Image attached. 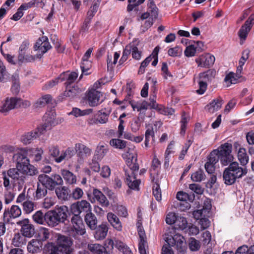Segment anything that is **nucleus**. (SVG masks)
Instances as JSON below:
<instances>
[{
	"instance_id": "2f4dec72",
	"label": "nucleus",
	"mask_w": 254,
	"mask_h": 254,
	"mask_svg": "<svg viewBox=\"0 0 254 254\" xmlns=\"http://www.w3.org/2000/svg\"><path fill=\"white\" fill-rule=\"evenodd\" d=\"M42 242L38 239L31 240L27 245V250L29 253L35 254L39 252L42 247Z\"/></svg>"
},
{
	"instance_id": "0e129e2a",
	"label": "nucleus",
	"mask_w": 254,
	"mask_h": 254,
	"mask_svg": "<svg viewBox=\"0 0 254 254\" xmlns=\"http://www.w3.org/2000/svg\"><path fill=\"white\" fill-rule=\"evenodd\" d=\"M189 248L192 251H196L200 248L199 242L194 238L191 237L189 239Z\"/></svg>"
},
{
	"instance_id": "a18cd8bd",
	"label": "nucleus",
	"mask_w": 254,
	"mask_h": 254,
	"mask_svg": "<svg viewBox=\"0 0 254 254\" xmlns=\"http://www.w3.org/2000/svg\"><path fill=\"white\" fill-rule=\"evenodd\" d=\"M34 221L37 224L46 225V213L44 214L41 211H37L32 216Z\"/></svg>"
},
{
	"instance_id": "4c0bfd02",
	"label": "nucleus",
	"mask_w": 254,
	"mask_h": 254,
	"mask_svg": "<svg viewBox=\"0 0 254 254\" xmlns=\"http://www.w3.org/2000/svg\"><path fill=\"white\" fill-rule=\"evenodd\" d=\"M223 178L224 183L227 185L234 184L239 179L234 174L225 168L223 173Z\"/></svg>"
},
{
	"instance_id": "ea45409f",
	"label": "nucleus",
	"mask_w": 254,
	"mask_h": 254,
	"mask_svg": "<svg viewBox=\"0 0 254 254\" xmlns=\"http://www.w3.org/2000/svg\"><path fill=\"white\" fill-rule=\"evenodd\" d=\"M237 157L240 164L243 166H245L249 162V158L246 151V149L244 147H240L238 149Z\"/></svg>"
},
{
	"instance_id": "f3484780",
	"label": "nucleus",
	"mask_w": 254,
	"mask_h": 254,
	"mask_svg": "<svg viewBox=\"0 0 254 254\" xmlns=\"http://www.w3.org/2000/svg\"><path fill=\"white\" fill-rule=\"evenodd\" d=\"M215 58L210 54L202 55L195 60L198 66L209 68L214 63Z\"/></svg>"
},
{
	"instance_id": "c756f323",
	"label": "nucleus",
	"mask_w": 254,
	"mask_h": 254,
	"mask_svg": "<svg viewBox=\"0 0 254 254\" xmlns=\"http://www.w3.org/2000/svg\"><path fill=\"white\" fill-rule=\"evenodd\" d=\"M55 192L59 199L67 200L71 197L70 190L66 187L57 188Z\"/></svg>"
},
{
	"instance_id": "69168bd1",
	"label": "nucleus",
	"mask_w": 254,
	"mask_h": 254,
	"mask_svg": "<svg viewBox=\"0 0 254 254\" xmlns=\"http://www.w3.org/2000/svg\"><path fill=\"white\" fill-rule=\"evenodd\" d=\"M219 161L217 149H214L210 153L207 162L215 165Z\"/></svg>"
},
{
	"instance_id": "f8f14e48",
	"label": "nucleus",
	"mask_w": 254,
	"mask_h": 254,
	"mask_svg": "<svg viewBox=\"0 0 254 254\" xmlns=\"http://www.w3.org/2000/svg\"><path fill=\"white\" fill-rule=\"evenodd\" d=\"M51 48L52 46L47 37L43 36L39 38L34 46L35 51H39V52H41V54H37V58H41L43 55Z\"/></svg>"
},
{
	"instance_id": "09e8293b",
	"label": "nucleus",
	"mask_w": 254,
	"mask_h": 254,
	"mask_svg": "<svg viewBox=\"0 0 254 254\" xmlns=\"http://www.w3.org/2000/svg\"><path fill=\"white\" fill-rule=\"evenodd\" d=\"M110 144L115 148L123 149L127 146V141L119 138H113L110 141Z\"/></svg>"
},
{
	"instance_id": "de8ad7c7",
	"label": "nucleus",
	"mask_w": 254,
	"mask_h": 254,
	"mask_svg": "<svg viewBox=\"0 0 254 254\" xmlns=\"http://www.w3.org/2000/svg\"><path fill=\"white\" fill-rule=\"evenodd\" d=\"M12 86L11 87V91L13 94H17L19 92L20 84L19 82V76L17 73H14L11 77Z\"/></svg>"
},
{
	"instance_id": "052dcab7",
	"label": "nucleus",
	"mask_w": 254,
	"mask_h": 254,
	"mask_svg": "<svg viewBox=\"0 0 254 254\" xmlns=\"http://www.w3.org/2000/svg\"><path fill=\"white\" fill-rule=\"evenodd\" d=\"M72 214V216L71 218L70 222L73 226V227L77 226V225H81L83 224L82 219L80 216V214L78 213H75L73 211H71Z\"/></svg>"
},
{
	"instance_id": "4be33fe9",
	"label": "nucleus",
	"mask_w": 254,
	"mask_h": 254,
	"mask_svg": "<svg viewBox=\"0 0 254 254\" xmlns=\"http://www.w3.org/2000/svg\"><path fill=\"white\" fill-rule=\"evenodd\" d=\"M93 199L94 201L96 200L102 206L107 207L109 206L110 203L108 199L103 192L98 189H93Z\"/></svg>"
},
{
	"instance_id": "4468645a",
	"label": "nucleus",
	"mask_w": 254,
	"mask_h": 254,
	"mask_svg": "<svg viewBox=\"0 0 254 254\" xmlns=\"http://www.w3.org/2000/svg\"><path fill=\"white\" fill-rule=\"evenodd\" d=\"M254 24V13L252 14L249 18L245 21V24L242 26L238 32V36L241 41L246 40L248 34L251 30L253 24Z\"/></svg>"
},
{
	"instance_id": "5701e85b",
	"label": "nucleus",
	"mask_w": 254,
	"mask_h": 254,
	"mask_svg": "<svg viewBox=\"0 0 254 254\" xmlns=\"http://www.w3.org/2000/svg\"><path fill=\"white\" fill-rule=\"evenodd\" d=\"M102 94L101 92L92 89L90 90L87 95L88 104L91 107L97 106L99 104V99Z\"/></svg>"
},
{
	"instance_id": "6e6552de",
	"label": "nucleus",
	"mask_w": 254,
	"mask_h": 254,
	"mask_svg": "<svg viewBox=\"0 0 254 254\" xmlns=\"http://www.w3.org/2000/svg\"><path fill=\"white\" fill-rule=\"evenodd\" d=\"M56 113L54 111H50L46 112L43 117L44 123L38 127L40 128L41 132L44 133L47 130H50L53 127H54L60 123L58 119H56Z\"/></svg>"
},
{
	"instance_id": "7c9ffc66",
	"label": "nucleus",
	"mask_w": 254,
	"mask_h": 254,
	"mask_svg": "<svg viewBox=\"0 0 254 254\" xmlns=\"http://www.w3.org/2000/svg\"><path fill=\"white\" fill-rule=\"evenodd\" d=\"M19 172V170L16 167V168H11L9 169L7 171V175L13 180L14 182L17 181L19 184H23L24 183L25 177L23 176H20Z\"/></svg>"
},
{
	"instance_id": "bb28decb",
	"label": "nucleus",
	"mask_w": 254,
	"mask_h": 254,
	"mask_svg": "<svg viewBox=\"0 0 254 254\" xmlns=\"http://www.w3.org/2000/svg\"><path fill=\"white\" fill-rule=\"evenodd\" d=\"M224 103L223 100L221 97H218V98L213 99L210 103L207 105L205 109L209 113H213L215 111L219 110Z\"/></svg>"
},
{
	"instance_id": "6ab92c4d",
	"label": "nucleus",
	"mask_w": 254,
	"mask_h": 254,
	"mask_svg": "<svg viewBox=\"0 0 254 254\" xmlns=\"http://www.w3.org/2000/svg\"><path fill=\"white\" fill-rule=\"evenodd\" d=\"M226 168L229 171L234 174L238 179L242 178L248 173V170L246 167H240L239 163L236 161L230 163Z\"/></svg>"
},
{
	"instance_id": "79ce46f5",
	"label": "nucleus",
	"mask_w": 254,
	"mask_h": 254,
	"mask_svg": "<svg viewBox=\"0 0 254 254\" xmlns=\"http://www.w3.org/2000/svg\"><path fill=\"white\" fill-rule=\"evenodd\" d=\"M115 247L123 254H133L127 245L120 240H116L115 241Z\"/></svg>"
},
{
	"instance_id": "c85d7f7f",
	"label": "nucleus",
	"mask_w": 254,
	"mask_h": 254,
	"mask_svg": "<svg viewBox=\"0 0 254 254\" xmlns=\"http://www.w3.org/2000/svg\"><path fill=\"white\" fill-rule=\"evenodd\" d=\"M95 232L94 238L97 240H101L104 239L108 231V227L106 223H102L97 228Z\"/></svg>"
},
{
	"instance_id": "423d86ee",
	"label": "nucleus",
	"mask_w": 254,
	"mask_h": 254,
	"mask_svg": "<svg viewBox=\"0 0 254 254\" xmlns=\"http://www.w3.org/2000/svg\"><path fill=\"white\" fill-rule=\"evenodd\" d=\"M31 103L28 100L23 101L20 98L15 97L7 98L3 103L0 111L1 113H7L18 107H22L25 108L29 107Z\"/></svg>"
},
{
	"instance_id": "f257e3e1",
	"label": "nucleus",
	"mask_w": 254,
	"mask_h": 254,
	"mask_svg": "<svg viewBox=\"0 0 254 254\" xmlns=\"http://www.w3.org/2000/svg\"><path fill=\"white\" fill-rule=\"evenodd\" d=\"M13 158L16 162V167L23 175L33 177L38 174V169L30 164L29 159L22 158L14 155Z\"/></svg>"
},
{
	"instance_id": "680f3d73",
	"label": "nucleus",
	"mask_w": 254,
	"mask_h": 254,
	"mask_svg": "<svg viewBox=\"0 0 254 254\" xmlns=\"http://www.w3.org/2000/svg\"><path fill=\"white\" fill-rule=\"evenodd\" d=\"M153 194L158 201H160L162 199L161 190L159 184L157 182L153 186Z\"/></svg>"
},
{
	"instance_id": "c03bdc74",
	"label": "nucleus",
	"mask_w": 254,
	"mask_h": 254,
	"mask_svg": "<svg viewBox=\"0 0 254 254\" xmlns=\"http://www.w3.org/2000/svg\"><path fill=\"white\" fill-rule=\"evenodd\" d=\"M25 237L21 233H15L12 240V244L16 247H20L26 244Z\"/></svg>"
},
{
	"instance_id": "37998d69",
	"label": "nucleus",
	"mask_w": 254,
	"mask_h": 254,
	"mask_svg": "<svg viewBox=\"0 0 254 254\" xmlns=\"http://www.w3.org/2000/svg\"><path fill=\"white\" fill-rule=\"evenodd\" d=\"M87 249L92 254H105V251L103 245L99 244H89Z\"/></svg>"
},
{
	"instance_id": "aec40b11",
	"label": "nucleus",
	"mask_w": 254,
	"mask_h": 254,
	"mask_svg": "<svg viewBox=\"0 0 254 254\" xmlns=\"http://www.w3.org/2000/svg\"><path fill=\"white\" fill-rule=\"evenodd\" d=\"M125 175L126 177V182L128 187L130 189L138 190L140 180L136 179L135 173L132 172L130 174L127 170H125Z\"/></svg>"
},
{
	"instance_id": "603ef678",
	"label": "nucleus",
	"mask_w": 254,
	"mask_h": 254,
	"mask_svg": "<svg viewBox=\"0 0 254 254\" xmlns=\"http://www.w3.org/2000/svg\"><path fill=\"white\" fill-rule=\"evenodd\" d=\"M50 235V233L49 229L45 227H41L39 230L38 240L41 242L46 241L49 239Z\"/></svg>"
},
{
	"instance_id": "4d7b16f0",
	"label": "nucleus",
	"mask_w": 254,
	"mask_h": 254,
	"mask_svg": "<svg viewBox=\"0 0 254 254\" xmlns=\"http://www.w3.org/2000/svg\"><path fill=\"white\" fill-rule=\"evenodd\" d=\"M115 246V242L112 239H107L105 242L103 247L104 248L105 254H111L113 252L114 247Z\"/></svg>"
},
{
	"instance_id": "6e6d98bb",
	"label": "nucleus",
	"mask_w": 254,
	"mask_h": 254,
	"mask_svg": "<svg viewBox=\"0 0 254 254\" xmlns=\"http://www.w3.org/2000/svg\"><path fill=\"white\" fill-rule=\"evenodd\" d=\"M48 189L47 188L43 185H39V182L37 185V189L36 191V197L37 199L41 198L44 197L47 193V190Z\"/></svg>"
},
{
	"instance_id": "e433bc0d",
	"label": "nucleus",
	"mask_w": 254,
	"mask_h": 254,
	"mask_svg": "<svg viewBox=\"0 0 254 254\" xmlns=\"http://www.w3.org/2000/svg\"><path fill=\"white\" fill-rule=\"evenodd\" d=\"M46 224L51 227H55L60 224L53 210L46 213Z\"/></svg>"
},
{
	"instance_id": "338daca9",
	"label": "nucleus",
	"mask_w": 254,
	"mask_h": 254,
	"mask_svg": "<svg viewBox=\"0 0 254 254\" xmlns=\"http://www.w3.org/2000/svg\"><path fill=\"white\" fill-rule=\"evenodd\" d=\"M188 122V120L187 118L186 117L185 114H184L182 116V119H181V120L180 122L181 124L180 134L183 136H184L185 134Z\"/></svg>"
},
{
	"instance_id": "bf43d9fd",
	"label": "nucleus",
	"mask_w": 254,
	"mask_h": 254,
	"mask_svg": "<svg viewBox=\"0 0 254 254\" xmlns=\"http://www.w3.org/2000/svg\"><path fill=\"white\" fill-rule=\"evenodd\" d=\"M128 46H130V53H131L132 58L136 60L140 59L141 57V52L139 51L138 48L133 44H129Z\"/></svg>"
},
{
	"instance_id": "473e14b6",
	"label": "nucleus",
	"mask_w": 254,
	"mask_h": 254,
	"mask_svg": "<svg viewBox=\"0 0 254 254\" xmlns=\"http://www.w3.org/2000/svg\"><path fill=\"white\" fill-rule=\"evenodd\" d=\"M216 75V71L213 69H209L206 71L201 72L198 74L199 80H201L207 83H210L214 78Z\"/></svg>"
},
{
	"instance_id": "2eb2a0df",
	"label": "nucleus",
	"mask_w": 254,
	"mask_h": 254,
	"mask_svg": "<svg viewBox=\"0 0 254 254\" xmlns=\"http://www.w3.org/2000/svg\"><path fill=\"white\" fill-rule=\"evenodd\" d=\"M138 234L139 237L138 250L140 254H146V249L148 248V244L145 231L141 223L137 224Z\"/></svg>"
},
{
	"instance_id": "7ed1b4c3",
	"label": "nucleus",
	"mask_w": 254,
	"mask_h": 254,
	"mask_svg": "<svg viewBox=\"0 0 254 254\" xmlns=\"http://www.w3.org/2000/svg\"><path fill=\"white\" fill-rule=\"evenodd\" d=\"M44 151L42 148H31L25 147L21 148L14 154L19 157L25 159H29V158H33V162H38L42 159V156Z\"/></svg>"
},
{
	"instance_id": "f03ea898",
	"label": "nucleus",
	"mask_w": 254,
	"mask_h": 254,
	"mask_svg": "<svg viewBox=\"0 0 254 254\" xmlns=\"http://www.w3.org/2000/svg\"><path fill=\"white\" fill-rule=\"evenodd\" d=\"M38 180L39 183L44 185L50 190H54L57 186L63 185L62 177L57 174H52L51 176L41 174L38 176Z\"/></svg>"
},
{
	"instance_id": "ddd939ff",
	"label": "nucleus",
	"mask_w": 254,
	"mask_h": 254,
	"mask_svg": "<svg viewBox=\"0 0 254 254\" xmlns=\"http://www.w3.org/2000/svg\"><path fill=\"white\" fill-rule=\"evenodd\" d=\"M92 207L90 203L86 200H81L73 203L70 206V211L75 213L80 214L91 212Z\"/></svg>"
},
{
	"instance_id": "39448f33",
	"label": "nucleus",
	"mask_w": 254,
	"mask_h": 254,
	"mask_svg": "<svg viewBox=\"0 0 254 254\" xmlns=\"http://www.w3.org/2000/svg\"><path fill=\"white\" fill-rule=\"evenodd\" d=\"M218 159L222 166L229 165L234 162V157L232 154V145L226 142L222 144L218 148Z\"/></svg>"
},
{
	"instance_id": "5fc2aeb1",
	"label": "nucleus",
	"mask_w": 254,
	"mask_h": 254,
	"mask_svg": "<svg viewBox=\"0 0 254 254\" xmlns=\"http://www.w3.org/2000/svg\"><path fill=\"white\" fill-rule=\"evenodd\" d=\"M236 75V74L230 72L225 76L224 80L227 83V86H230L232 84H236L240 82L239 79L241 77H238Z\"/></svg>"
},
{
	"instance_id": "13d9d810",
	"label": "nucleus",
	"mask_w": 254,
	"mask_h": 254,
	"mask_svg": "<svg viewBox=\"0 0 254 254\" xmlns=\"http://www.w3.org/2000/svg\"><path fill=\"white\" fill-rule=\"evenodd\" d=\"M23 210L26 214H29L34 210L36 206L35 203L30 200H26L23 202Z\"/></svg>"
},
{
	"instance_id": "dca6fc26",
	"label": "nucleus",
	"mask_w": 254,
	"mask_h": 254,
	"mask_svg": "<svg viewBox=\"0 0 254 254\" xmlns=\"http://www.w3.org/2000/svg\"><path fill=\"white\" fill-rule=\"evenodd\" d=\"M21 214V210L19 207L13 205L10 209L7 208L4 210L3 214V220L6 222L7 223H10L13 219L19 217Z\"/></svg>"
},
{
	"instance_id": "412c9836",
	"label": "nucleus",
	"mask_w": 254,
	"mask_h": 254,
	"mask_svg": "<svg viewBox=\"0 0 254 254\" xmlns=\"http://www.w3.org/2000/svg\"><path fill=\"white\" fill-rule=\"evenodd\" d=\"M110 115V112L106 113L103 112V110L99 111L95 116V118H91L89 120V124H104L108 121V118Z\"/></svg>"
},
{
	"instance_id": "0eeeda50",
	"label": "nucleus",
	"mask_w": 254,
	"mask_h": 254,
	"mask_svg": "<svg viewBox=\"0 0 254 254\" xmlns=\"http://www.w3.org/2000/svg\"><path fill=\"white\" fill-rule=\"evenodd\" d=\"M165 241L170 246L174 247L178 252L184 254L186 249V244L184 237L179 234H176L173 236L166 235Z\"/></svg>"
},
{
	"instance_id": "8fccbe9b",
	"label": "nucleus",
	"mask_w": 254,
	"mask_h": 254,
	"mask_svg": "<svg viewBox=\"0 0 254 254\" xmlns=\"http://www.w3.org/2000/svg\"><path fill=\"white\" fill-rule=\"evenodd\" d=\"M29 44L27 41H24L20 45L18 55V61H23V56L26 54V51L29 48Z\"/></svg>"
},
{
	"instance_id": "864d4df0",
	"label": "nucleus",
	"mask_w": 254,
	"mask_h": 254,
	"mask_svg": "<svg viewBox=\"0 0 254 254\" xmlns=\"http://www.w3.org/2000/svg\"><path fill=\"white\" fill-rule=\"evenodd\" d=\"M8 73L3 62L0 59V81L6 82L8 78Z\"/></svg>"
},
{
	"instance_id": "a878e982",
	"label": "nucleus",
	"mask_w": 254,
	"mask_h": 254,
	"mask_svg": "<svg viewBox=\"0 0 254 254\" xmlns=\"http://www.w3.org/2000/svg\"><path fill=\"white\" fill-rule=\"evenodd\" d=\"M65 86L66 89L64 95L66 97L72 99L78 96L81 92V89L77 85H66Z\"/></svg>"
},
{
	"instance_id": "9b49d317",
	"label": "nucleus",
	"mask_w": 254,
	"mask_h": 254,
	"mask_svg": "<svg viewBox=\"0 0 254 254\" xmlns=\"http://www.w3.org/2000/svg\"><path fill=\"white\" fill-rule=\"evenodd\" d=\"M16 224L21 227V234L25 237L31 238L35 233L34 226L31 224L28 219L25 218L18 221Z\"/></svg>"
},
{
	"instance_id": "b1692460",
	"label": "nucleus",
	"mask_w": 254,
	"mask_h": 254,
	"mask_svg": "<svg viewBox=\"0 0 254 254\" xmlns=\"http://www.w3.org/2000/svg\"><path fill=\"white\" fill-rule=\"evenodd\" d=\"M78 73L75 71L69 72V71L64 72L59 75L61 78V82L66 81L65 85H72L78 77Z\"/></svg>"
},
{
	"instance_id": "e2e57ef3",
	"label": "nucleus",
	"mask_w": 254,
	"mask_h": 254,
	"mask_svg": "<svg viewBox=\"0 0 254 254\" xmlns=\"http://www.w3.org/2000/svg\"><path fill=\"white\" fill-rule=\"evenodd\" d=\"M176 225L180 230H184L188 228V222L187 219L183 217L178 218L176 222Z\"/></svg>"
},
{
	"instance_id": "3c124183",
	"label": "nucleus",
	"mask_w": 254,
	"mask_h": 254,
	"mask_svg": "<svg viewBox=\"0 0 254 254\" xmlns=\"http://www.w3.org/2000/svg\"><path fill=\"white\" fill-rule=\"evenodd\" d=\"M205 178V175L203 171L199 169L192 173L191 175V179L193 182H200L204 180Z\"/></svg>"
},
{
	"instance_id": "9d476101",
	"label": "nucleus",
	"mask_w": 254,
	"mask_h": 254,
	"mask_svg": "<svg viewBox=\"0 0 254 254\" xmlns=\"http://www.w3.org/2000/svg\"><path fill=\"white\" fill-rule=\"evenodd\" d=\"M74 148L77 157V161L79 163H83L84 160L90 156L92 153L91 148L81 143H76Z\"/></svg>"
},
{
	"instance_id": "c9c22d12",
	"label": "nucleus",
	"mask_w": 254,
	"mask_h": 254,
	"mask_svg": "<svg viewBox=\"0 0 254 254\" xmlns=\"http://www.w3.org/2000/svg\"><path fill=\"white\" fill-rule=\"evenodd\" d=\"M107 217L109 222L115 229L118 231L122 230L121 222L116 215L112 212H109L107 214Z\"/></svg>"
},
{
	"instance_id": "774afa93",
	"label": "nucleus",
	"mask_w": 254,
	"mask_h": 254,
	"mask_svg": "<svg viewBox=\"0 0 254 254\" xmlns=\"http://www.w3.org/2000/svg\"><path fill=\"white\" fill-rule=\"evenodd\" d=\"M189 189L197 194H202L204 192V189L197 184H190Z\"/></svg>"
},
{
	"instance_id": "cd10ccee",
	"label": "nucleus",
	"mask_w": 254,
	"mask_h": 254,
	"mask_svg": "<svg viewBox=\"0 0 254 254\" xmlns=\"http://www.w3.org/2000/svg\"><path fill=\"white\" fill-rule=\"evenodd\" d=\"M84 221L91 230H94L97 228L98 220L95 215L91 212L85 215Z\"/></svg>"
},
{
	"instance_id": "58836bf2",
	"label": "nucleus",
	"mask_w": 254,
	"mask_h": 254,
	"mask_svg": "<svg viewBox=\"0 0 254 254\" xmlns=\"http://www.w3.org/2000/svg\"><path fill=\"white\" fill-rule=\"evenodd\" d=\"M223 178L224 183L227 185L234 184L239 179L234 174L225 168L223 173Z\"/></svg>"
},
{
	"instance_id": "393cba45",
	"label": "nucleus",
	"mask_w": 254,
	"mask_h": 254,
	"mask_svg": "<svg viewBox=\"0 0 254 254\" xmlns=\"http://www.w3.org/2000/svg\"><path fill=\"white\" fill-rule=\"evenodd\" d=\"M43 134L41 132L40 128L37 127L34 130L28 132L21 137V141L25 145L31 143V141L41 134Z\"/></svg>"
},
{
	"instance_id": "1a4fd4ad",
	"label": "nucleus",
	"mask_w": 254,
	"mask_h": 254,
	"mask_svg": "<svg viewBox=\"0 0 254 254\" xmlns=\"http://www.w3.org/2000/svg\"><path fill=\"white\" fill-rule=\"evenodd\" d=\"M107 151L108 150L104 145L97 147L92 161L89 163V167L93 171L98 172L100 171V167L98 161L104 157Z\"/></svg>"
},
{
	"instance_id": "a19ab883",
	"label": "nucleus",
	"mask_w": 254,
	"mask_h": 254,
	"mask_svg": "<svg viewBox=\"0 0 254 254\" xmlns=\"http://www.w3.org/2000/svg\"><path fill=\"white\" fill-rule=\"evenodd\" d=\"M61 173L66 184L72 185L76 183V177L72 173L68 170H63Z\"/></svg>"
},
{
	"instance_id": "72a5a7b5",
	"label": "nucleus",
	"mask_w": 254,
	"mask_h": 254,
	"mask_svg": "<svg viewBox=\"0 0 254 254\" xmlns=\"http://www.w3.org/2000/svg\"><path fill=\"white\" fill-rule=\"evenodd\" d=\"M177 198L180 201H184L186 203V208L189 209L190 208V204L187 202V201L192 202L195 198V195L193 193L188 194L183 191H180L177 192Z\"/></svg>"
},
{
	"instance_id": "49530a36",
	"label": "nucleus",
	"mask_w": 254,
	"mask_h": 254,
	"mask_svg": "<svg viewBox=\"0 0 254 254\" xmlns=\"http://www.w3.org/2000/svg\"><path fill=\"white\" fill-rule=\"evenodd\" d=\"M52 97L50 94H46L40 98L35 104L36 108H41L44 107L47 104L51 102Z\"/></svg>"
},
{
	"instance_id": "f704fd0d",
	"label": "nucleus",
	"mask_w": 254,
	"mask_h": 254,
	"mask_svg": "<svg viewBox=\"0 0 254 254\" xmlns=\"http://www.w3.org/2000/svg\"><path fill=\"white\" fill-rule=\"evenodd\" d=\"M44 254H61L56 241L54 242H48L44 247Z\"/></svg>"
},
{
	"instance_id": "20e7f679",
	"label": "nucleus",
	"mask_w": 254,
	"mask_h": 254,
	"mask_svg": "<svg viewBox=\"0 0 254 254\" xmlns=\"http://www.w3.org/2000/svg\"><path fill=\"white\" fill-rule=\"evenodd\" d=\"M56 241L61 254H74L73 240L70 237L58 234Z\"/></svg>"
},
{
	"instance_id": "a211bd4d",
	"label": "nucleus",
	"mask_w": 254,
	"mask_h": 254,
	"mask_svg": "<svg viewBox=\"0 0 254 254\" xmlns=\"http://www.w3.org/2000/svg\"><path fill=\"white\" fill-rule=\"evenodd\" d=\"M60 223H65L69 215L68 208L65 205L57 206L53 210Z\"/></svg>"
}]
</instances>
